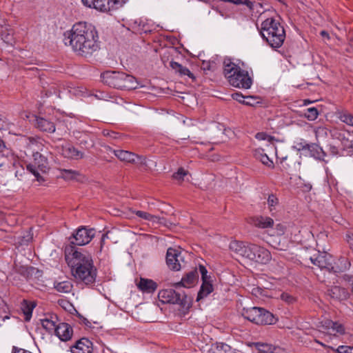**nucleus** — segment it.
Returning <instances> with one entry per match:
<instances>
[{
	"mask_svg": "<svg viewBox=\"0 0 353 353\" xmlns=\"http://www.w3.org/2000/svg\"><path fill=\"white\" fill-rule=\"evenodd\" d=\"M232 97L234 100H236L240 103H243L245 102V98L241 93H239V92L234 93V94H232Z\"/></svg>",
	"mask_w": 353,
	"mask_h": 353,
	"instance_id": "nucleus-48",
	"label": "nucleus"
},
{
	"mask_svg": "<svg viewBox=\"0 0 353 353\" xmlns=\"http://www.w3.org/2000/svg\"><path fill=\"white\" fill-rule=\"evenodd\" d=\"M94 233L93 229H87L85 228H79L73 235L71 243L77 245H84L92 239Z\"/></svg>",
	"mask_w": 353,
	"mask_h": 353,
	"instance_id": "nucleus-12",
	"label": "nucleus"
},
{
	"mask_svg": "<svg viewBox=\"0 0 353 353\" xmlns=\"http://www.w3.org/2000/svg\"><path fill=\"white\" fill-rule=\"evenodd\" d=\"M328 294L333 299L345 300L349 297V293L343 288L333 286L328 290Z\"/></svg>",
	"mask_w": 353,
	"mask_h": 353,
	"instance_id": "nucleus-22",
	"label": "nucleus"
},
{
	"mask_svg": "<svg viewBox=\"0 0 353 353\" xmlns=\"http://www.w3.org/2000/svg\"><path fill=\"white\" fill-rule=\"evenodd\" d=\"M338 353H353V347L340 345L336 350Z\"/></svg>",
	"mask_w": 353,
	"mask_h": 353,
	"instance_id": "nucleus-45",
	"label": "nucleus"
},
{
	"mask_svg": "<svg viewBox=\"0 0 353 353\" xmlns=\"http://www.w3.org/2000/svg\"><path fill=\"white\" fill-rule=\"evenodd\" d=\"M213 291V286L209 280H204L201 286L200 290L198 292L196 301H199L201 299L206 297Z\"/></svg>",
	"mask_w": 353,
	"mask_h": 353,
	"instance_id": "nucleus-26",
	"label": "nucleus"
},
{
	"mask_svg": "<svg viewBox=\"0 0 353 353\" xmlns=\"http://www.w3.org/2000/svg\"><path fill=\"white\" fill-rule=\"evenodd\" d=\"M310 143H307L303 139H299L294 142L293 148L296 149L298 151H307L308 150V147Z\"/></svg>",
	"mask_w": 353,
	"mask_h": 353,
	"instance_id": "nucleus-37",
	"label": "nucleus"
},
{
	"mask_svg": "<svg viewBox=\"0 0 353 353\" xmlns=\"http://www.w3.org/2000/svg\"><path fill=\"white\" fill-rule=\"evenodd\" d=\"M114 155L122 161L127 163H135L137 159L140 157L134 153L127 150H115L113 151Z\"/></svg>",
	"mask_w": 353,
	"mask_h": 353,
	"instance_id": "nucleus-21",
	"label": "nucleus"
},
{
	"mask_svg": "<svg viewBox=\"0 0 353 353\" xmlns=\"http://www.w3.org/2000/svg\"><path fill=\"white\" fill-rule=\"evenodd\" d=\"M69 88H70L69 92H71V93H72L74 95H78L79 94V91L78 90H77L74 88H70V87H69Z\"/></svg>",
	"mask_w": 353,
	"mask_h": 353,
	"instance_id": "nucleus-53",
	"label": "nucleus"
},
{
	"mask_svg": "<svg viewBox=\"0 0 353 353\" xmlns=\"http://www.w3.org/2000/svg\"><path fill=\"white\" fill-rule=\"evenodd\" d=\"M12 353H32L28 350H26L24 349H18L16 347H13Z\"/></svg>",
	"mask_w": 353,
	"mask_h": 353,
	"instance_id": "nucleus-50",
	"label": "nucleus"
},
{
	"mask_svg": "<svg viewBox=\"0 0 353 353\" xmlns=\"http://www.w3.org/2000/svg\"><path fill=\"white\" fill-rule=\"evenodd\" d=\"M252 224L256 228L266 229L274 225V220L268 216H256L252 219Z\"/></svg>",
	"mask_w": 353,
	"mask_h": 353,
	"instance_id": "nucleus-20",
	"label": "nucleus"
},
{
	"mask_svg": "<svg viewBox=\"0 0 353 353\" xmlns=\"http://www.w3.org/2000/svg\"><path fill=\"white\" fill-rule=\"evenodd\" d=\"M65 261L71 269L74 279L86 285L94 283L97 270L94 265L92 256L82 250H74L65 254Z\"/></svg>",
	"mask_w": 353,
	"mask_h": 353,
	"instance_id": "nucleus-2",
	"label": "nucleus"
},
{
	"mask_svg": "<svg viewBox=\"0 0 353 353\" xmlns=\"http://www.w3.org/2000/svg\"><path fill=\"white\" fill-rule=\"evenodd\" d=\"M349 285L352 287L351 291L353 293V276H349L347 278Z\"/></svg>",
	"mask_w": 353,
	"mask_h": 353,
	"instance_id": "nucleus-52",
	"label": "nucleus"
},
{
	"mask_svg": "<svg viewBox=\"0 0 353 353\" xmlns=\"http://www.w3.org/2000/svg\"><path fill=\"white\" fill-rule=\"evenodd\" d=\"M347 241L350 240V241H353V234H347L346 235Z\"/></svg>",
	"mask_w": 353,
	"mask_h": 353,
	"instance_id": "nucleus-54",
	"label": "nucleus"
},
{
	"mask_svg": "<svg viewBox=\"0 0 353 353\" xmlns=\"http://www.w3.org/2000/svg\"><path fill=\"white\" fill-rule=\"evenodd\" d=\"M128 29H131L133 32H147L148 29L145 28L146 23L143 19L141 18L131 19L128 21Z\"/></svg>",
	"mask_w": 353,
	"mask_h": 353,
	"instance_id": "nucleus-23",
	"label": "nucleus"
},
{
	"mask_svg": "<svg viewBox=\"0 0 353 353\" xmlns=\"http://www.w3.org/2000/svg\"><path fill=\"white\" fill-rule=\"evenodd\" d=\"M306 152L316 159H321L324 156L322 148L315 143H310L308 150Z\"/></svg>",
	"mask_w": 353,
	"mask_h": 353,
	"instance_id": "nucleus-33",
	"label": "nucleus"
},
{
	"mask_svg": "<svg viewBox=\"0 0 353 353\" xmlns=\"http://www.w3.org/2000/svg\"><path fill=\"white\" fill-rule=\"evenodd\" d=\"M270 244L274 248L281 250H285L288 248V241L283 236L279 237L275 236L270 242Z\"/></svg>",
	"mask_w": 353,
	"mask_h": 353,
	"instance_id": "nucleus-32",
	"label": "nucleus"
},
{
	"mask_svg": "<svg viewBox=\"0 0 353 353\" xmlns=\"http://www.w3.org/2000/svg\"><path fill=\"white\" fill-rule=\"evenodd\" d=\"M241 314L245 319L256 324L271 325L276 321L272 313L261 307H244Z\"/></svg>",
	"mask_w": 353,
	"mask_h": 353,
	"instance_id": "nucleus-7",
	"label": "nucleus"
},
{
	"mask_svg": "<svg viewBox=\"0 0 353 353\" xmlns=\"http://www.w3.org/2000/svg\"><path fill=\"white\" fill-rule=\"evenodd\" d=\"M199 279V274L196 270H194L187 273L182 277L180 282L176 283V287L191 288L194 286Z\"/></svg>",
	"mask_w": 353,
	"mask_h": 353,
	"instance_id": "nucleus-17",
	"label": "nucleus"
},
{
	"mask_svg": "<svg viewBox=\"0 0 353 353\" xmlns=\"http://www.w3.org/2000/svg\"><path fill=\"white\" fill-rule=\"evenodd\" d=\"M315 341L317 343H319L320 345H321L322 346L325 347V345L324 343H323L322 342L319 341V340L317 339H315Z\"/></svg>",
	"mask_w": 353,
	"mask_h": 353,
	"instance_id": "nucleus-55",
	"label": "nucleus"
},
{
	"mask_svg": "<svg viewBox=\"0 0 353 353\" xmlns=\"http://www.w3.org/2000/svg\"><path fill=\"white\" fill-rule=\"evenodd\" d=\"M319 116V111L316 108H309L305 110L304 117L309 121H314Z\"/></svg>",
	"mask_w": 353,
	"mask_h": 353,
	"instance_id": "nucleus-36",
	"label": "nucleus"
},
{
	"mask_svg": "<svg viewBox=\"0 0 353 353\" xmlns=\"http://www.w3.org/2000/svg\"><path fill=\"white\" fill-rule=\"evenodd\" d=\"M57 150L63 157L70 159L78 160L83 159V153L75 148L72 145L68 143H63L57 146Z\"/></svg>",
	"mask_w": 353,
	"mask_h": 353,
	"instance_id": "nucleus-13",
	"label": "nucleus"
},
{
	"mask_svg": "<svg viewBox=\"0 0 353 353\" xmlns=\"http://www.w3.org/2000/svg\"><path fill=\"white\" fill-rule=\"evenodd\" d=\"M268 208H269V210H270V212H272V214H273V211L275 210L276 209V206L278 205L279 204V199L278 198L274 195V194H270L269 195L268 198Z\"/></svg>",
	"mask_w": 353,
	"mask_h": 353,
	"instance_id": "nucleus-38",
	"label": "nucleus"
},
{
	"mask_svg": "<svg viewBox=\"0 0 353 353\" xmlns=\"http://www.w3.org/2000/svg\"><path fill=\"white\" fill-rule=\"evenodd\" d=\"M265 154V153L264 152L263 149H261V148L256 149L254 151V156L255 157V158L256 159H258L259 161L264 156Z\"/></svg>",
	"mask_w": 353,
	"mask_h": 353,
	"instance_id": "nucleus-47",
	"label": "nucleus"
},
{
	"mask_svg": "<svg viewBox=\"0 0 353 353\" xmlns=\"http://www.w3.org/2000/svg\"><path fill=\"white\" fill-rule=\"evenodd\" d=\"M103 83L118 89L131 90L137 88V81L134 77L123 72L106 71L101 75Z\"/></svg>",
	"mask_w": 353,
	"mask_h": 353,
	"instance_id": "nucleus-6",
	"label": "nucleus"
},
{
	"mask_svg": "<svg viewBox=\"0 0 353 353\" xmlns=\"http://www.w3.org/2000/svg\"><path fill=\"white\" fill-rule=\"evenodd\" d=\"M328 130L325 127H318L315 128L314 133L317 139H324L327 136Z\"/></svg>",
	"mask_w": 353,
	"mask_h": 353,
	"instance_id": "nucleus-42",
	"label": "nucleus"
},
{
	"mask_svg": "<svg viewBox=\"0 0 353 353\" xmlns=\"http://www.w3.org/2000/svg\"><path fill=\"white\" fill-rule=\"evenodd\" d=\"M183 261L181 252L174 248H168L166 255V263L170 269L179 271L181 268V262Z\"/></svg>",
	"mask_w": 353,
	"mask_h": 353,
	"instance_id": "nucleus-14",
	"label": "nucleus"
},
{
	"mask_svg": "<svg viewBox=\"0 0 353 353\" xmlns=\"http://www.w3.org/2000/svg\"><path fill=\"white\" fill-rule=\"evenodd\" d=\"M259 353H286V352L279 347L263 344L259 347Z\"/></svg>",
	"mask_w": 353,
	"mask_h": 353,
	"instance_id": "nucleus-34",
	"label": "nucleus"
},
{
	"mask_svg": "<svg viewBox=\"0 0 353 353\" xmlns=\"http://www.w3.org/2000/svg\"><path fill=\"white\" fill-rule=\"evenodd\" d=\"M310 259L314 265L321 269H330L332 268V263L330 262L331 256L325 252L321 253L319 251L318 253L314 254Z\"/></svg>",
	"mask_w": 353,
	"mask_h": 353,
	"instance_id": "nucleus-15",
	"label": "nucleus"
},
{
	"mask_svg": "<svg viewBox=\"0 0 353 353\" xmlns=\"http://www.w3.org/2000/svg\"><path fill=\"white\" fill-rule=\"evenodd\" d=\"M285 228L283 225L282 224H277L275 227V228H274L272 232L270 233V235L271 236H276V237H279V236H282L284 233H285Z\"/></svg>",
	"mask_w": 353,
	"mask_h": 353,
	"instance_id": "nucleus-39",
	"label": "nucleus"
},
{
	"mask_svg": "<svg viewBox=\"0 0 353 353\" xmlns=\"http://www.w3.org/2000/svg\"><path fill=\"white\" fill-rule=\"evenodd\" d=\"M35 307V304L32 302H28L23 300L21 304V310L25 316V320L29 321L32 317V311Z\"/></svg>",
	"mask_w": 353,
	"mask_h": 353,
	"instance_id": "nucleus-28",
	"label": "nucleus"
},
{
	"mask_svg": "<svg viewBox=\"0 0 353 353\" xmlns=\"http://www.w3.org/2000/svg\"><path fill=\"white\" fill-rule=\"evenodd\" d=\"M260 161L265 165L268 166V168H273L274 167V163L272 160L270 159V157L267 155V154H265L264 156L260 159Z\"/></svg>",
	"mask_w": 353,
	"mask_h": 353,
	"instance_id": "nucleus-44",
	"label": "nucleus"
},
{
	"mask_svg": "<svg viewBox=\"0 0 353 353\" xmlns=\"http://www.w3.org/2000/svg\"><path fill=\"white\" fill-rule=\"evenodd\" d=\"M280 297L283 301L288 305L294 304L296 302V298L288 292H283Z\"/></svg>",
	"mask_w": 353,
	"mask_h": 353,
	"instance_id": "nucleus-41",
	"label": "nucleus"
},
{
	"mask_svg": "<svg viewBox=\"0 0 353 353\" xmlns=\"http://www.w3.org/2000/svg\"><path fill=\"white\" fill-rule=\"evenodd\" d=\"M223 73L230 84L234 87L248 89L252 84V79L248 72L241 69L230 59L224 61Z\"/></svg>",
	"mask_w": 353,
	"mask_h": 353,
	"instance_id": "nucleus-5",
	"label": "nucleus"
},
{
	"mask_svg": "<svg viewBox=\"0 0 353 353\" xmlns=\"http://www.w3.org/2000/svg\"><path fill=\"white\" fill-rule=\"evenodd\" d=\"M63 42L77 55L85 57L91 56L99 49L97 32L93 26L86 22L77 23L64 32Z\"/></svg>",
	"mask_w": 353,
	"mask_h": 353,
	"instance_id": "nucleus-1",
	"label": "nucleus"
},
{
	"mask_svg": "<svg viewBox=\"0 0 353 353\" xmlns=\"http://www.w3.org/2000/svg\"><path fill=\"white\" fill-rule=\"evenodd\" d=\"M36 126L41 131L52 133L55 131L54 124L44 118L36 119Z\"/></svg>",
	"mask_w": 353,
	"mask_h": 353,
	"instance_id": "nucleus-24",
	"label": "nucleus"
},
{
	"mask_svg": "<svg viewBox=\"0 0 353 353\" xmlns=\"http://www.w3.org/2000/svg\"><path fill=\"white\" fill-rule=\"evenodd\" d=\"M137 286L139 290L143 293L152 294L157 288V284L152 279L140 278L137 283Z\"/></svg>",
	"mask_w": 353,
	"mask_h": 353,
	"instance_id": "nucleus-19",
	"label": "nucleus"
},
{
	"mask_svg": "<svg viewBox=\"0 0 353 353\" xmlns=\"http://www.w3.org/2000/svg\"><path fill=\"white\" fill-rule=\"evenodd\" d=\"M199 270L201 274L202 281H203L204 280H209L207 276L208 271L203 265H199Z\"/></svg>",
	"mask_w": 353,
	"mask_h": 353,
	"instance_id": "nucleus-49",
	"label": "nucleus"
},
{
	"mask_svg": "<svg viewBox=\"0 0 353 353\" xmlns=\"http://www.w3.org/2000/svg\"><path fill=\"white\" fill-rule=\"evenodd\" d=\"M54 333L61 341H67L72 338L73 330L68 323H60L57 325Z\"/></svg>",
	"mask_w": 353,
	"mask_h": 353,
	"instance_id": "nucleus-16",
	"label": "nucleus"
},
{
	"mask_svg": "<svg viewBox=\"0 0 353 353\" xmlns=\"http://www.w3.org/2000/svg\"><path fill=\"white\" fill-rule=\"evenodd\" d=\"M158 297L163 303L177 304L185 306L187 303V296L184 292H176L172 289L162 290L159 292Z\"/></svg>",
	"mask_w": 353,
	"mask_h": 353,
	"instance_id": "nucleus-10",
	"label": "nucleus"
},
{
	"mask_svg": "<svg viewBox=\"0 0 353 353\" xmlns=\"http://www.w3.org/2000/svg\"><path fill=\"white\" fill-rule=\"evenodd\" d=\"M320 34L322 37H323L324 39H327V40H329L330 39V35L328 34L327 32H326L325 30H322L320 32Z\"/></svg>",
	"mask_w": 353,
	"mask_h": 353,
	"instance_id": "nucleus-51",
	"label": "nucleus"
},
{
	"mask_svg": "<svg viewBox=\"0 0 353 353\" xmlns=\"http://www.w3.org/2000/svg\"><path fill=\"white\" fill-rule=\"evenodd\" d=\"M212 353H236L227 344L217 343L212 348Z\"/></svg>",
	"mask_w": 353,
	"mask_h": 353,
	"instance_id": "nucleus-35",
	"label": "nucleus"
},
{
	"mask_svg": "<svg viewBox=\"0 0 353 353\" xmlns=\"http://www.w3.org/2000/svg\"><path fill=\"white\" fill-rule=\"evenodd\" d=\"M54 288L56 290L61 293H69L72 289V284L69 281H63L61 282H55Z\"/></svg>",
	"mask_w": 353,
	"mask_h": 353,
	"instance_id": "nucleus-31",
	"label": "nucleus"
},
{
	"mask_svg": "<svg viewBox=\"0 0 353 353\" xmlns=\"http://www.w3.org/2000/svg\"><path fill=\"white\" fill-rule=\"evenodd\" d=\"M92 351V343L85 338L79 340L74 345L71 347L72 353H91Z\"/></svg>",
	"mask_w": 353,
	"mask_h": 353,
	"instance_id": "nucleus-18",
	"label": "nucleus"
},
{
	"mask_svg": "<svg viewBox=\"0 0 353 353\" xmlns=\"http://www.w3.org/2000/svg\"><path fill=\"white\" fill-rule=\"evenodd\" d=\"M350 146L353 148V140L351 141V145H350Z\"/></svg>",
	"mask_w": 353,
	"mask_h": 353,
	"instance_id": "nucleus-59",
	"label": "nucleus"
},
{
	"mask_svg": "<svg viewBox=\"0 0 353 353\" xmlns=\"http://www.w3.org/2000/svg\"><path fill=\"white\" fill-rule=\"evenodd\" d=\"M339 118L342 122L353 127V115L352 114H349L347 112H343V113L340 114Z\"/></svg>",
	"mask_w": 353,
	"mask_h": 353,
	"instance_id": "nucleus-40",
	"label": "nucleus"
},
{
	"mask_svg": "<svg viewBox=\"0 0 353 353\" xmlns=\"http://www.w3.org/2000/svg\"><path fill=\"white\" fill-rule=\"evenodd\" d=\"M260 34L273 48H280L285 39L283 26L278 20L272 17L266 19L261 23Z\"/></svg>",
	"mask_w": 353,
	"mask_h": 353,
	"instance_id": "nucleus-4",
	"label": "nucleus"
},
{
	"mask_svg": "<svg viewBox=\"0 0 353 353\" xmlns=\"http://www.w3.org/2000/svg\"><path fill=\"white\" fill-rule=\"evenodd\" d=\"M59 172V176L67 181L76 180L80 176L79 172L74 170L60 169Z\"/></svg>",
	"mask_w": 353,
	"mask_h": 353,
	"instance_id": "nucleus-29",
	"label": "nucleus"
},
{
	"mask_svg": "<svg viewBox=\"0 0 353 353\" xmlns=\"http://www.w3.org/2000/svg\"><path fill=\"white\" fill-rule=\"evenodd\" d=\"M133 212L139 218L143 219L144 220L150 221L152 223H159L164 225H166V221L164 218H160L159 216L150 214L146 212L136 210L133 211Z\"/></svg>",
	"mask_w": 353,
	"mask_h": 353,
	"instance_id": "nucleus-25",
	"label": "nucleus"
},
{
	"mask_svg": "<svg viewBox=\"0 0 353 353\" xmlns=\"http://www.w3.org/2000/svg\"><path fill=\"white\" fill-rule=\"evenodd\" d=\"M170 66L179 72L181 75L188 76L190 79H194L193 74L185 67L175 61H171Z\"/></svg>",
	"mask_w": 353,
	"mask_h": 353,
	"instance_id": "nucleus-30",
	"label": "nucleus"
},
{
	"mask_svg": "<svg viewBox=\"0 0 353 353\" xmlns=\"http://www.w3.org/2000/svg\"><path fill=\"white\" fill-rule=\"evenodd\" d=\"M243 103H245L246 105H251V103L250 102V101H245V102Z\"/></svg>",
	"mask_w": 353,
	"mask_h": 353,
	"instance_id": "nucleus-56",
	"label": "nucleus"
},
{
	"mask_svg": "<svg viewBox=\"0 0 353 353\" xmlns=\"http://www.w3.org/2000/svg\"><path fill=\"white\" fill-rule=\"evenodd\" d=\"M2 126V121H1V119L0 118V128H1Z\"/></svg>",
	"mask_w": 353,
	"mask_h": 353,
	"instance_id": "nucleus-57",
	"label": "nucleus"
},
{
	"mask_svg": "<svg viewBox=\"0 0 353 353\" xmlns=\"http://www.w3.org/2000/svg\"><path fill=\"white\" fill-rule=\"evenodd\" d=\"M229 248L230 251L236 256L258 263L267 264L272 260L270 252L265 248L256 244L233 241L230 242Z\"/></svg>",
	"mask_w": 353,
	"mask_h": 353,
	"instance_id": "nucleus-3",
	"label": "nucleus"
},
{
	"mask_svg": "<svg viewBox=\"0 0 353 353\" xmlns=\"http://www.w3.org/2000/svg\"><path fill=\"white\" fill-rule=\"evenodd\" d=\"M318 329L323 335L324 340L327 342L345 334V328L342 323L330 319H325L319 322Z\"/></svg>",
	"mask_w": 353,
	"mask_h": 353,
	"instance_id": "nucleus-8",
	"label": "nucleus"
},
{
	"mask_svg": "<svg viewBox=\"0 0 353 353\" xmlns=\"http://www.w3.org/2000/svg\"><path fill=\"white\" fill-rule=\"evenodd\" d=\"M57 316H51L50 318H45L41 320L42 327L49 333L54 332L57 326L56 324Z\"/></svg>",
	"mask_w": 353,
	"mask_h": 353,
	"instance_id": "nucleus-27",
	"label": "nucleus"
},
{
	"mask_svg": "<svg viewBox=\"0 0 353 353\" xmlns=\"http://www.w3.org/2000/svg\"><path fill=\"white\" fill-rule=\"evenodd\" d=\"M9 319V317H8V316H6L5 317H3V321H4L5 319Z\"/></svg>",
	"mask_w": 353,
	"mask_h": 353,
	"instance_id": "nucleus-58",
	"label": "nucleus"
},
{
	"mask_svg": "<svg viewBox=\"0 0 353 353\" xmlns=\"http://www.w3.org/2000/svg\"><path fill=\"white\" fill-rule=\"evenodd\" d=\"M126 0H82L88 8H94L101 12H107L114 10L125 3Z\"/></svg>",
	"mask_w": 353,
	"mask_h": 353,
	"instance_id": "nucleus-11",
	"label": "nucleus"
},
{
	"mask_svg": "<svg viewBox=\"0 0 353 353\" xmlns=\"http://www.w3.org/2000/svg\"><path fill=\"white\" fill-rule=\"evenodd\" d=\"M255 137L256 139L260 141H270L271 137L268 135L266 133L264 132H259L255 135Z\"/></svg>",
	"mask_w": 353,
	"mask_h": 353,
	"instance_id": "nucleus-46",
	"label": "nucleus"
},
{
	"mask_svg": "<svg viewBox=\"0 0 353 353\" xmlns=\"http://www.w3.org/2000/svg\"><path fill=\"white\" fill-rule=\"evenodd\" d=\"M188 172L185 171L183 168H180L178 169L177 172L174 173L173 178L179 181H183L184 177L187 176Z\"/></svg>",
	"mask_w": 353,
	"mask_h": 353,
	"instance_id": "nucleus-43",
	"label": "nucleus"
},
{
	"mask_svg": "<svg viewBox=\"0 0 353 353\" xmlns=\"http://www.w3.org/2000/svg\"><path fill=\"white\" fill-rule=\"evenodd\" d=\"M33 161L27 165V170L32 173L38 181H42L41 174L46 173L49 168L47 158L39 152L33 153Z\"/></svg>",
	"mask_w": 353,
	"mask_h": 353,
	"instance_id": "nucleus-9",
	"label": "nucleus"
}]
</instances>
